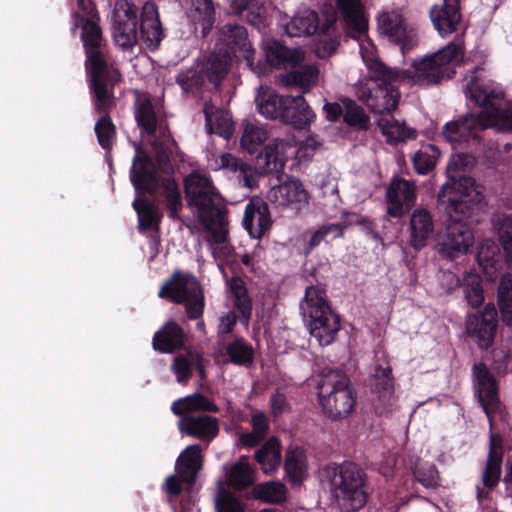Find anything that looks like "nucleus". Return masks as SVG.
Returning a JSON list of instances; mask_svg holds the SVG:
<instances>
[{"instance_id":"nucleus-27","label":"nucleus","mask_w":512,"mask_h":512,"mask_svg":"<svg viewBox=\"0 0 512 512\" xmlns=\"http://www.w3.org/2000/svg\"><path fill=\"white\" fill-rule=\"evenodd\" d=\"M479 67H475L466 76L467 81L464 87V93L471 102L476 106L484 107L485 110L489 109L491 105H497L502 99V92L487 88L480 78L476 75Z\"/></svg>"},{"instance_id":"nucleus-30","label":"nucleus","mask_w":512,"mask_h":512,"mask_svg":"<svg viewBox=\"0 0 512 512\" xmlns=\"http://www.w3.org/2000/svg\"><path fill=\"white\" fill-rule=\"evenodd\" d=\"M410 245L415 250L426 246L428 239L434 232V221L431 213L423 208H416L410 217Z\"/></svg>"},{"instance_id":"nucleus-40","label":"nucleus","mask_w":512,"mask_h":512,"mask_svg":"<svg viewBox=\"0 0 512 512\" xmlns=\"http://www.w3.org/2000/svg\"><path fill=\"white\" fill-rule=\"evenodd\" d=\"M482 130L488 127H497L500 130H512V106L504 102V94L497 105H491L489 109L480 113Z\"/></svg>"},{"instance_id":"nucleus-39","label":"nucleus","mask_w":512,"mask_h":512,"mask_svg":"<svg viewBox=\"0 0 512 512\" xmlns=\"http://www.w3.org/2000/svg\"><path fill=\"white\" fill-rule=\"evenodd\" d=\"M502 253L499 245L493 240L482 241L477 251V261L485 275L493 280L502 269Z\"/></svg>"},{"instance_id":"nucleus-55","label":"nucleus","mask_w":512,"mask_h":512,"mask_svg":"<svg viewBox=\"0 0 512 512\" xmlns=\"http://www.w3.org/2000/svg\"><path fill=\"white\" fill-rule=\"evenodd\" d=\"M342 104L344 107V122L349 126L358 127L361 130H367L370 124V119L364 109L354 100L349 98L343 99Z\"/></svg>"},{"instance_id":"nucleus-9","label":"nucleus","mask_w":512,"mask_h":512,"mask_svg":"<svg viewBox=\"0 0 512 512\" xmlns=\"http://www.w3.org/2000/svg\"><path fill=\"white\" fill-rule=\"evenodd\" d=\"M302 315L308 320L309 333L320 346L330 345L340 330V317L326 300L325 292L308 286L300 303Z\"/></svg>"},{"instance_id":"nucleus-57","label":"nucleus","mask_w":512,"mask_h":512,"mask_svg":"<svg viewBox=\"0 0 512 512\" xmlns=\"http://www.w3.org/2000/svg\"><path fill=\"white\" fill-rule=\"evenodd\" d=\"M414 476L418 482L427 488L439 485V473L435 465L418 459L414 464Z\"/></svg>"},{"instance_id":"nucleus-50","label":"nucleus","mask_w":512,"mask_h":512,"mask_svg":"<svg viewBox=\"0 0 512 512\" xmlns=\"http://www.w3.org/2000/svg\"><path fill=\"white\" fill-rule=\"evenodd\" d=\"M190 17L194 23L202 26V34L206 36L215 22V8L212 0H191Z\"/></svg>"},{"instance_id":"nucleus-23","label":"nucleus","mask_w":512,"mask_h":512,"mask_svg":"<svg viewBox=\"0 0 512 512\" xmlns=\"http://www.w3.org/2000/svg\"><path fill=\"white\" fill-rule=\"evenodd\" d=\"M244 228L253 238H261L271 227L272 221L268 204L259 197H253L245 208Z\"/></svg>"},{"instance_id":"nucleus-61","label":"nucleus","mask_w":512,"mask_h":512,"mask_svg":"<svg viewBox=\"0 0 512 512\" xmlns=\"http://www.w3.org/2000/svg\"><path fill=\"white\" fill-rule=\"evenodd\" d=\"M205 114V127L209 134H216L220 137H224V111L218 109L215 113L213 107L207 103L204 107Z\"/></svg>"},{"instance_id":"nucleus-8","label":"nucleus","mask_w":512,"mask_h":512,"mask_svg":"<svg viewBox=\"0 0 512 512\" xmlns=\"http://www.w3.org/2000/svg\"><path fill=\"white\" fill-rule=\"evenodd\" d=\"M130 180L138 196L146 194L154 196L159 189H162L169 217L172 219L179 218V212L182 210L183 204L178 183L174 178L160 177L149 156H136L134 158L130 170Z\"/></svg>"},{"instance_id":"nucleus-48","label":"nucleus","mask_w":512,"mask_h":512,"mask_svg":"<svg viewBox=\"0 0 512 512\" xmlns=\"http://www.w3.org/2000/svg\"><path fill=\"white\" fill-rule=\"evenodd\" d=\"M285 471L293 483H301L306 477V457L304 451L298 447H290L285 454Z\"/></svg>"},{"instance_id":"nucleus-54","label":"nucleus","mask_w":512,"mask_h":512,"mask_svg":"<svg viewBox=\"0 0 512 512\" xmlns=\"http://www.w3.org/2000/svg\"><path fill=\"white\" fill-rule=\"evenodd\" d=\"M269 138L267 129L254 123H247L241 137V146L250 154L257 149Z\"/></svg>"},{"instance_id":"nucleus-14","label":"nucleus","mask_w":512,"mask_h":512,"mask_svg":"<svg viewBox=\"0 0 512 512\" xmlns=\"http://www.w3.org/2000/svg\"><path fill=\"white\" fill-rule=\"evenodd\" d=\"M497 329L498 313L494 304L489 303L482 311L466 317V334L482 350H487L493 345Z\"/></svg>"},{"instance_id":"nucleus-2","label":"nucleus","mask_w":512,"mask_h":512,"mask_svg":"<svg viewBox=\"0 0 512 512\" xmlns=\"http://www.w3.org/2000/svg\"><path fill=\"white\" fill-rule=\"evenodd\" d=\"M77 10L73 12L75 28H81V40L86 55L85 67L89 84L120 82L121 73L108 61L106 43L100 27V16L92 0H76Z\"/></svg>"},{"instance_id":"nucleus-15","label":"nucleus","mask_w":512,"mask_h":512,"mask_svg":"<svg viewBox=\"0 0 512 512\" xmlns=\"http://www.w3.org/2000/svg\"><path fill=\"white\" fill-rule=\"evenodd\" d=\"M378 30L391 42L401 46L402 49L411 46L414 31L409 26L403 8H390L382 10L377 17Z\"/></svg>"},{"instance_id":"nucleus-31","label":"nucleus","mask_w":512,"mask_h":512,"mask_svg":"<svg viewBox=\"0 0 512 512\" xmlns=\"http://www.w3.org/2000/svg\"><path fill=\"white\" fill-rule=\"evenodd\" d=\"M286 103L287 105H285L284 113L282 114V121L284 123L301 130L313 122L315 113L302 95L289 96L286 99Z\"/></svg>"},{"instance_id":"nucleus-52","label":"nucleus","mask_w":512,"mask_h":512,"mask_svg":"<svg viewBox=\"0 0 512 512\" xmlns=\"http://www.w3.org/2000/svg\"><path fill=\"white\" fill-rule=\"evenodd\" d=\"M440 156L439 149L432 144L423 146L412 157L414 168L418 174L425 175L435 168Z\"/></svg>"},{"instance_id":"nucleus-28","label":"nucleus","mask_w":512,"mask_h":512,"mask_svg":"<svg viewBox=\"0 0 512 512\" xmlns=\"http://www.w3.org/2000/svg\"><path fill=\"white\" fill-rule=\"evenodd\" d=\"M503 462L502 437L497 433H491L489 437V451L485 468L482 474L483 485L488 489L497 486L501 476Z\"/></svg>"},{"instance_id":"nucleus-5","label":"nucleus","mask_w":512,"mask_h":512,"mask_svg":"<svg viewBox=\"0 0 512 512\" xmlns=\"http://www.w3.org/2000/svg\"><path fill=\"white\" fill-rule=\"evenodd\" d=\"M318 403L333 421L347 418L356 406V391L349 377L338 368H324L317 375Z\"/></svg>"},{"instance_id":"nucleus-59","label":"nucleus","mask_w":512,"mask_h":512,"mask_svg":"<svg viewBox=\"0 0 512 512\" xmlns=\"http://www.w3.org/2000/svg\"><path fill=\"white\" fill-rule=\"evenodd\" d=\"M497 305L500 314H504L506 317L511 312L512 308V274H503L497 290Z\"/></svg>"},{"instance_id":"nucleus-42","label":"nucleus","mask_w":512,"mask_h":512,"mask_svg":"<svg viewBox=\"0 0 512 512\" xmlns=\"http://www.w3.org/2000/svg\"><path fill=\"white\" fill-rule=\"evenodd\" d=\"M346 228V224L332 223L321 225L313 232H306L304 237L309 236V239L304 243L303 254L308 256L321 243H328L332 239L341 238Z\"/></svg>"},{"instance_id":"nucleus-12","label":"nucleus","mask_w":512,"mask_h":512,"mask_svg":"<svg viewBox=\"0 0 512 512\" xmlns=\"http://www.w3.org/2000/svg\"><path fill=\"white\" fill-rule=\"evenodd\" d=\"M216 49L204 57L201 67L191 66L180 70L175 76V82L186 96H197L201 93L208 80L219 89L224 80V48L216 45Z\"/></svg>"},{"instance_id":"nucleus-58","label":"nucleus","mask_w":512,"mask_h":512,"mask_svg":"<svg viewBox=\"0 0 512 512\" xmlns=\"http://www.w3.org/2000/svg\"><path fill=\"white\" fill-rule=\"evenodd\" d=\"M499 240L505 251L506 262L512 265V218L509 216H500L496 221Z\"/></svg>"},{"instance_id":"nucleus-13","label":"nucleus","mask_w":512,"mask_h":512,"mask_svg":"<svg viewBox=\"0 0 512 512\" xmlns=\"http://www.w3.org/2000/svg\"><path fill=\"white\" fill-rule=\"evenodd\" d=\"M119 82H103L89 84L93 96L95 111L100 117L94 125V132L98 144L106 152H111L116 141L117 130L110 116L111 109L115 106L114 89Z\"/></svg>"},{"instance_id":"nucleus-26","label":"nucleus","mask_w":512,"mask_h":512,"mask_svg":"<svg viewBox=\"0 0 512 512\" xmlns=\"http://www.w3.org/2000/svg\"><path fill=\"white\" fill-rule=\"evenodd\" d=\"M178 429L182 434L210 441L219 433L218 419L201 414L197 416H184L178 421Z\"/></svg>"},{"instance_id":"nucleus-19","label":"nucleus","mask_w":512,"mask_h":512,"mask_svg":"<svg viewBox=\"0 0 512 512\" xmlns=\"http://www.w3.org/2000/svg\"><path fill=\"white\" fill-rule=\"evenodd\" d=\"M429 17L442 37L457 32L462 26L460 0H440L430 8Z\"/></svg>"},{"instance_id":"nucleus-49","label":"nucleus","mask_w":512,"mask_h":512,"mask_svg":"<svg viewBox=\"0 0 512 512\" xmlns=\"http://www.w3.org/2000/svg\"><path fill=\"white\" fill-rule=\"evenodd\" d=\"M226 356L235 365L249 367L254 362V349L246 340L237 337L226 344Z\"/></svg>"},{"instance_id":"nucleus-63","label":"nucleus","mask_w":512,"mask_h":512,"mask_svg":"<svg viewBox=\"0 0 512 512\" xmlns=\"http://www.w3.org/2000/svg\"><path fill=\"white\" fill-rule=\"evenodd\" d=\"M154 148L156 153L155 159L160 168L165 172L172 170L170 158L173 153V149L177 148V146H165L154 144Z\"/></svg>"},{"instance_id":"nucleus-64","label":"nucleus","mask_w":512,"mask_h":512,"mask_svg":"<svg viewBox=\"0 0 512 512\" xmlns=\"http://www.w3.org/2000/svg\"><path fill=\"white\" fill-rule=\"evenodd\" d=\"M215 512H224V474L218 476L212 489Z\"/></svg>"},{"instance_id":"nucleus-38","label":"nucleus","mask_w":512,"mask_h":512,"mask_svg":"<svg viewBox=\"0 0 512 512\" xmlns=\"http://www.w3.org/2000/svg\"><path fill=\"white\" fill-rule=\"evenodd\" d=\"M482 129L480 114H466L462 119L447 123L443 136L450 142H462L473 136L476 129Z\"/></svg>"},{"instance_id":"nucleus-16","label":"nucleus","mask_w":512,"mask_h":512,"mask_svg":"<svg viewBox=\"0 0 512 512\" xmlns=\"http://www.w3.org/2000/svg\"><path fill=\"white\" fill-rule=\"evenodd\" d=\"M443 237L440 239L439 253L446 258L454 259L466 254L474 243V236L468 223L446 221Z\"/></svg>"},{"instance_id":"nucleus-47","label":"nucleus","mask_w":512,"mask_h":512,"mask_svg":"<svg viewBox=\"0 0 512 512\" xmlns=\"http://www.w3.org/2000/svg\"><path fill=\"white\" fill-rule=\"evenodd\" d=\"M135 120L143 133L151 137L156 135L158 119L150 98H144L136 104Z\"/></svg>"},{"instance_id":"nucleus-41","label":"nucleus","mask_w":512,"mask_h":512,"mask_svg":"<svg viewBox=\"0 0 512 512\" xmlns=\"http://www.w3.org/2000/svg\"><path fill=\"white\" fill-rule=\"evenodd\" d=\"M255 461L265 474H272L281 464V444L277 437L269 438L254 454Z\"/></svg>"},{"instance_id":"nucleus-60","label":"nucleus","mask_w":512,"mask_h":512,"mask_svg":"<svg viewBox=\"0 0 512 512\" xmlns=\"http://www.w3.org/2000/svg\"><path fill=\"white\" fill-rule=\"evenodd\" d=\"M226 170L233 173L239 183H243L246 187L252 186V178L250 175L251 166L243 160L238 159L231 154H226Z\"/></svg>"},{"instance_id":"nucleus-62","label":"nucleus","mask_w":512,"mask_h":512,"mask_svg":"<svg viewBox=\"0 0 512 512\" xmlns=\"http://www.w3.org/2000/svg\"><path fill=\"white\" fill-rule=\"evenodd\" d=\"M172 370L179 383H187L192 375V360L186 355H178L173 360Z\"/></svg>"},{"instance_id":"nucleus-56","label":"nucleus","mask_w":512,"mask_h":512,"mask_svg":"<svg viewBox=\"0 0 512 512\" xmlns=\"http://www.w3.org/2000/svg\"><path fill=\"white\" fill-rule=\"evenodd\" d=\"M463 293L472 308H478L484 302L482 280L479 275L468 273L463 279Z\"/></svg>"},{"instance_id":"nucleus-7","label":"nucleus","mask_w":512,"mask_h":512,"mask_svg":"<svg viewBox=\"0 0 512 512\" xmlns=\"http://www.w3.org/2000/svg\"><path fill=\"white\" fill-rule=\"evenodd\" d=\"M203 467L201 446H187L175 462V473L167 476L162 485L170 503L179 502L178 512H189L196 502L194 486L199 472Z\"/></svg>"},{"instance_id":"nucleus-6","label":"nucleus","mask_w":512,"mask_h":512,"mask_svg":"<svg viewBox=\"0 0 512 512\" xmlns=\"http://www.w3.org/2000/svg\"><path fill=\"white\" fill-rule=\"evenodd\" d=\"M323 473L336 504L343 512H356L365 506L368 497L366 473L358 464L345 461L339 465H327Z\"/></svg>"},{"instance_id":"nucleus-21","label":"nucleus","mask_w":512,"mask_h":512,"mask_svg":"<svg viewBox=\"0 0 512 512\" xmlns=\"http://www.w3.org/2000/svg\"><path fill=\"white\" fill-rule=\"evenodd\" d=\"M290 147V142L285 139H273L256 157L255 171L263 176L272 173L282 174L287 160L286 150Z\"/></svg>"},{"instance_id":"nucleus-22","label":"nucleus","mask_w":512,"mask_h":512,"mask_svg":"<svg viewBox=\"0 0 512 512\" xmlns=\"http://www.w3.org/2000/svg\"><path fill=\"white\" fill-rule=\"evenodd\" d=\"M268 199L280 207H291L299 211L309 201V193L298 179L287 181L273 186L268 192Z\"/></svg>"},{"instance_id":"nucleus-24","label":"nucleus","mask_w":512,"mask_h":512,"mask_svg":"<svg viewBox=\"0 0 512 512\" xmlns=\"http://www.w3.org/2000/svg\"><path fill=\"white\" fill-rule=\"evenodd\" d=\"M187 334L175 321H167L153 336L152 347L163 354H173L186 347Z\"/></svg>"},{"instance_id":"nucleus-10","label":"nucleus","mask_w":512,"mask_h":512,"mask_svg":"<svg viewBox=\"0 0 512 512\" xmlns=\"http://www.w3.org/2000/svg\"><path fill=\"white\" fill-rule=\"evenodd\" d=\"M482 199L483 194L474 179L446 182L438 192L437 208L446 221L468 223Z\"/></svg>"},{"instance_id":"nucleus-25","label":"nucleus","mask_w":512,"mask_h":512,"mask_svg":"<svg viewBox=\"0 0 512 512\" xmlns=\"http://www.w3.org/2000/svg\"><path fill=\"white\" fill-rule=\"evenodd\" d=\"M337 7L345 23L348 36L359 39L368 30L361 0H337Z\"/></svg>"},{"instance_id":"nucleus-51","label":"nucleus","mask_w":512,"mask_h":512,"mask_svg":"<svg viewBox=\"0 0 512 512\" xmlns=\"http://www.w3.org/2000/svg\"><path fill=\"white\" fill-rule=\"evenodd\" d=\"M289 96H281L275 92L263 94L257 98L258 111L267 118L281 119L284 113L286 99Z\"/></svg>"},{"instance_id":"nucleus-43","label":"nucleus","mask_w":512,"mask_h":512,"mask_svg":"<svg viewBox=\"0 0 512 512\" xmlns=\"http://www.w3.org/2000/svg\"><path fill=\"white\" fill-rule=\"evenodd\" d=\"M377 124L389 144H398L417 137V131L414 128L392 117H381Z\"/></svg>"},{"instance_id":"nucleus-33","label":"nucleus","mask_w":512,"mask_h":512,"mask_svg":"<svg viewBox=\"0 0 512 512\" xmlns=\"http://www.w3.org/2000/svg\"><path fill=\"white\" fill-rule=\"evenodd\" d=\"M316 33H318V36L314 44L315 55L321 59L330 57L339 46V36L334 14L325 18Z\"/></svg>"},{"instance_id":"nucleus-45","label":"nucleus","mask_w":512,"mask_h":512,"mask_svg":"<svg viewBox=\"0 0 512 512\" xmlns=\"http://www.w3.org/2000/svg\"><path fill=\"white\" fill-rule=\"evenodd\" d=\"M132 207L137 213L138 229L140 232H146L159 226L162 214L153 201L146 197L136 198L132 203Z\"/></svg>"},{"instance_id":"nucleus-34","label":"nucleus","mask_w":512,"mask_h":512,"mask_svg":"<svg viewBox=\"0 0 512 512\" xmlns=\"http://www.w3.org/2000/svg\"><path fill=\"white\" fill-rule=\"evenodd\" d=\"M256 482V470L249 462L248 456H240L233 463L228 472H226V485L232 487L236 491H243L251 486L254 487Z\"/></svg>"},{"instance_id":"nucleus-53","label":"nucleus","mask_w":512,"mask_h":512,"mask_svg":"<svg viewBox=\"0 0 512 512\" xmlns=\"http://www.w3.org/2000/svg\"><path fill=\"white\" fill-rule=\"evenodd\" d=\"M475 159L468 154H456L453 155L447 165V182H460L462 179H473L470 176H466L464 173L466 170L474 166Z\"/></svg>"},{"instance_id":"nucleus-11","label":"nucleus","mask_w":512,"mask_h":512,"mask_svg":"<svg viewBox=\"0 0 512 512\" xmlns=\"http://www.w3.org/2000/svg\"><path fill=\"white\" fill-rule=\"evenodd\" d=\"M158 296L175 304H184L189 319H199L203 315L204 295L193 273L175 271L161 286Z\"/></svg>"},{"instance_id":"nucleus-37","label":"nucleus","mask_w":512,"mask_h":512,"mask_svg":"<svg viewBox=\"0 0 512 512\" xmlns=\"http://www.w3.org/2000/svg\"><path fill=\"white\" fill-rule=\"evenodd\" d=\"M171 411L179 417L194 416L196 412H217L218 407L207 396L197 392L177 399L171 405Z\"/></svg>"},{"instance_id":"nucleus-44","label":"nucleus","mask_w":512,"mask_h":512,"mask_svg":"<svg viewBox=\"0 0 512 512\" xmlns=\"http://www.w3.org/2000/svg\"><path fill=\"white\" fill-rule=\"evenodd\" d=\"M321 26L318 14L306 10L294 17L286 24L285 31L290 37L309 36L316 33Z\"/></svg>"},{"instance_id":"nucleus-35","label":"nucleus","mask_w":512,"mask_h":512,"mask_svg":"<svg viewBox=\"0 0 512 512\" xmlns=\"http://www.w3.org/2000/svg\"><path fill=\"white\" fill-rule=\"evenodd\" d=\"M227 284L233 306L240 313V321L245 327H248L253 304L246 283L241 277L233 276Z\"/></svg>"},{"instance_id":"nucleus-4","label":"nucleus","mask_w":512,"mask_h":512,"mask_svg":"<svg viewBox=\"0 0 512 512\" xmlns=\"http://www.w3.org/2000/svg\"><path fill=\"white\" fill-rule=\"evenodd\" d=\"M138 35L146 47L158 49L164 32L159 19L158 7L154 2H146L138 23V7L132 0H118L113 13V36L117 45L124 49L132 48Z\"/></svg>"},{"instance_id":"nucleus-17","label":"nucleus","mask_w":512,"mask_h":512,"mask_svg":"<svg viewBox=\"0 0 512 512\" xmlns=\"http://www.w3.org/2000/svg\"><path fill=\"white\" fill-rule=\"evenodd\" d=\"M371 390L377 396L376 410L381 414L390 411V407L395 401L394 378L390 363L385 356L381 362L378 359V363L375 365L371 377Z\"/></svg>"},{"instance_id":"nucleus-20","label":"nucleus","mask_w":512,"mask_h":512,"mask_svg":"<svg viewBox=\"0 0 512 512\" xmlns=\"http://www.w3.org/2000/svg\"><path fill=\"white\" fill-rule=\"evenodd\" d=\"M387 213L392 217H402L415 204L416 186L402 178H393L386 191Z\"/></svg>"},{"instance_id":"nucleus-32","label":"nucleus","mask_w":512,"mask_h":512,"mask_svg":"<svg viewBox=\"0 0 512 512\" xmlns=\"http://www.w3.org/2000/svg\"><path fill=\"white\" fill-rule=\"evenodd\" d=\"M226 31V58L230 54L237 59H244L247 64H253L254 50L248 40L246 29L240 25L228 24Z\"/></svg>"},{"instance_id":"nucleus-36","label":"nucleus","mask_w":512,"mask_h":512,"mask_svg":"<svg viewBox=\"0 0 512 512\" xmlns=\"http://www.w3.org/2000/svg\"><path fill=\"white\" fill-rule=\"evenodd\" d=\"M267 62L274 66L290 65L296 67L305 60V52L302 48H287L278 41H273L265 48Z\"/></svg>"},{"instance_id":"nucleus-29","label":"nucleus","mask_w":512,"mask_h":512,"mask_svg":"<svg viewBox=\"0 0 512 512\" xmlns=\"http://www.w3.org/2000/svg\"><path fill=\"white\" fill-rule=\"evenodd\" d=\"M320 70L317 64H305L297 69L279 74L277 81L280 86L285 88L298 87L303 93H307L310 89L317 85Z\"/></svg>"},{"instance_id":"nucleus-3","label":"nucleus","mask_w":512,"mask_h":512,"mask_svg":"<svg viewBox=\"0 0 512 512\" xmlns=\"http://www.w3.org/2000/svg\"><path fill=\"white\" fill-rule=\"evenodd\" d=\"M187 203L196 209L199 223L208 232V242L218 269L224 276V209L216 204L212 181L199 173L184 179Z\"/></svg>"},{"instance_id":"nucleus-18","label":"nucleus","mask_w":512,"mask_h":512,"mask_svg":"<svg viewBox=\"0 0 512 512\" xmlns=\"http://www.w3.org/2000/svg\"><path fill=\"white\" fill-rule=\"evenodd\" d=\"M472 372L478 400L488 417H491L500 407L496 379L482 362L475 363Z\"/></svg>"},{"instance_id":"nucleus-46","label":"nucleus","mask_w":512,"mask_h":512,"mask_svg":"<svg viewBox=\"0 0 512 512\" xmlns=\"http://www.w3.org/2000/svg\"><path fill=\"white\" fill-rule=\"evenodd\" d=\"M252 497L269 504H282L287 499V488L280 481H267L254 485Z\"/></svg>"},{"instance_id":"nucleus-1","label":"nucleus","mask_w":512,"mask_h":512,"mask_svg":"<svg viewBox=\"0 0 512 512\" xmlns=\"http://www.w3.org/2000/svg\"><path fill=\"white\" fill-rule=\"evenodd\" d=\"M463 57V46L451 42L436 53L413 62V70L387 66L380 59L366 60L369 75L357 86V96L372 112L390 114L399 105L401 94L396 83L410 81L428 86L451 78L455 72L448 67L454 59Z\"/></svg>"}]
</instances>
